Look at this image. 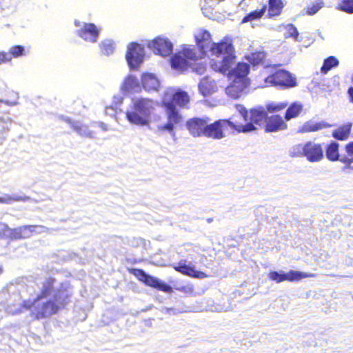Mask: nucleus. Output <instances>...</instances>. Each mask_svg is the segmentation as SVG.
Masks as SVG:
<instances>
[{
  "mask_svg": "<svg viewBox=\"0 0 353 353\" xmlns=\"http://www.w3.org/2000/svg\"><path fill=\"white\" fill-rule=\"evenodd\" d=\"M56 279L52 276L46 278L42 283L39 294L30 302L25 300L21 303V307L30 310L32 306L33 310L30 315L35 320L47 319L51 316L57 314L61 310L64 309L70 302L71 294L66 289H59L57 290L52 297L41 304L35 305V303L39 300L46 299L54 290Z\"/></svg>",
  "mask_w": 353,
  "mask_h": 353,
  "instance_id": "1",
  "label": "nucleus"
},
{
  "mask_svg": "<svg viewBox=\"0 0 353 353\" xmlns=\"http://www.w3.org/2000/svg\"><path fill=\"white\" fill-rule=\"evenodd\" d=\"M195 41L199 52V59L210 56L221 57L220 61L212 59L210 67L218 72L228 71L234 59V46L230 39L224 37L218 42H212L211 34L206 30H201L195 36Z\"/></svg>",
  "mask_w": 353,
  "mask_h": 353,
  "instance_id": "2",
  "label": "nucleus"
},
{
  "mask_svg": "<svg viewBox=\"0 0 353 353\" xmlns=\"http://www.w3.org/2000/svg\"><path fill=\"white\" fill-rule=\"evenodd\" d=\"M190 101V97L188 92L181 90L173 93L170 99H167L165 97L161 101V106L165 109L167 121L158 127V131L174 132L175 126L179 125L183 120V117L176 105L180 108H188Z\"/></svg>",
  "mask_w": 353,
  "mask_h": 353,
  "instance_id": "3",
  "label": "nucleus"
},
{
  "mask_svg": "<svg viewBox=\"0 0 353 353\" xmlns=\"http://www.w3.org/2000/svg\"><path fill=\"white\" fill-rule=\"evenodd\" d=\"M241 114L244 123L234 118L236 133H248L257 130L256 125H261L266 119V112L258 109H251L250 111L241 107Z\"/></svg>",
  "mask_w": 353,
  "mask_h": 353,
  "instance_id": "4",
  "label": "nucleus"
},
{
  "mask_svg": "<svg viewBox=\"0 0 353 353\" xmlns=\"http://www.w3.org/2000/svg\"><path fill=\"white\" fill-rule=\"evenodd\" d=\"M345 154H340L339 144L336 141H331L325 148L327 159L331 162L339 161L345 168H350L353 163V141L347 143L344 147Z\"/></svg>",
  "mask_w": 353,
  "mask_h": 353,
  "instance_id": "5",
  "label": "nucleus"
},
{
  "mask_svg": "<svg viewBox=\"0 0 353 353\" xmlns=\"http://www.w3.org/2000/svg\"><path fill=\"white\" fill-rule=\"evenodd\" d=\"M228 128L232 133H236L234 117L208 123L205 137L216 140L221 139L226 137L225 132Z\"/></svg>",
  "mask_w": 353,
  "mask_h": 353,
  "instance_id": "6",
  "label": "nucleus"
},
{
  "mask_svg": "<svg viewBox=\"0 0 353 353\" xmlns=\"http://www.w3.org/2000/svg\"><path fill=\"white\" fill-rule=\"evenodd\" d=\"M198 59L199 57L194 48L185 47L171 57L170 63L172 68L184 71L192 68V62H195Z\"/></svg>",
  "mask_w": 353,
  "mask_h": 353,
  "instance_id": "7",
  "label": "nucleus"
},
{
  "mask_svg": "<svg viewBox=\"0 0 353 353\" xmlns=\"http://www.w3.org/2000/svg\"><path fill=\"white\" fill-rule=\"evenodd\" d=\"M154 102L152 99L148 98L133 99L131 106L137 111H139L140 115L138 116L134 112L130 114V120L138 123H149V119L152 111L154 109Z\"/></svg>",
  "mask_w": 353,
  "mask_h": 353,
  "instance_id": "8",
  "label": "nucleus"
},
{
  "mask_svg": "<svg viewBox=\"0 0 353 353\" xmlns=\"http://www.w3.org/2000/svg\"><path fill=\"white\" fill-rule=\"evenodd\" d=\"M128 271L147 286L166 293H172L173 291L170 285L153 276L146 274L142 269L131 268H128Z\"/></svg>",
  "mask_w": 353,
  "mask_h": 353,
  "instance_id": "9",
  "label": "nucleus"
},
{
  "mask_svg": "<svg viewBox=\"0 0 353 353\" xmlns=\"http://www.w3.org/2000/svg\"><path fill=\"white\" fill-rule=\"evenodd\" d=\"M264 81L268 85L285 89L294 88L297 85L296 78L285 70H276L274 73L266 77Z\"/></svg>",
  "mask_w": 353,
  "mask_h": 353,
  "instance_id": "10",
  "label": "nucleus"
},
{
  "mask_svg": "<svg viewBox=\"0 0 353 353\" xmlns=\"http://www.w3.org/2000/svg\"><path fill=\"white\" fill-rule=\"evenodd\" d=\"M314 276L315 274H309L292 270L286 273L283 272L271 271L268 274V278L277 283L286 281L290 282L298 281L305 278L314 277Z\"/></svg>",
  "mask_w": 353,
  "mask_h": 353,
  "instance_id": "11",
  "label": "nucleus"
},
{
  "mask_svg": "<svg viewBox=\"0 0 353 353\" xmlns=\"http://www.w3.org/2000/svg\"><path fill=\"white\" fill-rule=\"evenodd\" d=\"M144 48L137 43H131L125 54V58L131 68H138L144 59Z\"/></svg>",
  "mask_w": 353,
  "mask_h": 353,
  "instance_id": "12",
  "label": "nucleus"
},
{
  "mask_svg": "<svg viewBox=\"0 0 353 353\" xmlns=\"http://www.w3.org/2000/svg\"><path fill=\"white\" fill-rule=\"evenodd\" d=\"M210 119L208 117H192L186 121L185 125L190 134L193 137H204L206 132L208 123Z\"/></svg>",
  "mask_w": 353,
  "mask_h": 353,
  "instance_id": "13",
  "label": "nucleus"
},
{
  "mask_svg": "<svg viewBox=\"0 0 353 353\" xmlns=\"http://www.w3.org/2000/svg\"><path fill=\"white\" fill-rule=\"evenodd\" d=\"M148 48L155 54L167 57L172 52V43L165 38L157 37L148 43Z\"/></svg>",
  "mask_w": 353,
  "mask_h": 353,
  "instance_id": "14",
  "label": "nucleus"
},
{
  "mask_svg": "<svg viewBox=\"0 0 353 353\" xmlns=\"http://www.w3.org/2000/svg\"><path fill=\"white\" fill-rule=\"evenodd\" d=\"M236 59L235 50H234V59L232 63L230 64L228 71L225 72H221L223 74H227L230 78L239 80L245 81L247 82L246 77L250 72V66L248 63L239 62L232 69Z\"/></svg>",
  "mask_w": 353,
  "mask_h": 353,
  "instance_id": "15",
  "label": "nucleus"
},
{
  "mask_svg": "<svg viewBox=\"0 0 353 353\" xmlns=\"http://www.w3.org/2000/svg\"><path fill=\"white\" fill-rule=\"evenodd\" d=\"M37 227V225H25L15 228L6 226L5 229L9 232L8 236L10 239L19 240L31 237L35 232L34 228Z\"/></svg>",
  "mask_w": 353,
  "mask_h": 353,
  "instance_id": "16",
  "label": "nucleus"
},
{
  "mask_svg": "<svg viewBox=\"0 0 353 353\" xmlns=\"http://www.w3.org/2000/svg\"><path fill=\"white\" fill-rule=\"evenodd\" d=\"M287 121L279 114H273L267 117L265 119V124L264 130L265 132H275L279 131H284L288 129Z\"/></svg>",
  "mask_w": 353,
  "mask_h": 353,
  "instance_id": "17",
  "label": "nucleus"
},
{
  "mask_svg": "<svg viewBox=\"0 0 353 353\" xmlns=\"http://www.w3.org/2000/svg\"><path fill=\"white\" fill-rule=\"evenodd\" d=\"M305 157L310 162H318L324 157L322 144L312 141L305 143Z\"/></svg>",
  "mask_w": 353,
  "mask_h": 353,
  "instance_id": "18",
  "label": "nucleus"
},
{
  "mask_svg": "<svg viewBox=\"0 0 353 353\" xmlns=\"http://www.w3.org/2000/svg\"><path fill=\"white\" fill-rule=\"evenodd\" d=\"M185 262V260L180 261L176 265H173L172 268L176 272L190 277L204 279L208 276L205 272L196 270L195 267L190 263L186 265Z\"/></svg>",
  "mask_w": 353,
  "mask_h": 353,
  "instance_id": "19",
  "label": "nucleus"
},
{
  "mask_svg": "<svg viewBox=\"0 0 353 353\" xmlns=\"http://www.w3.org/2000/svg\"><path fill=\"white\" fill-rule=\"evenodd\" d=\"M77 34L85 41L95 43L99 35V30L94 23H86L77 31Z\"/></svg>",
  "mask_w": 353,
  "mask_h": 353,
  "instance_id": "20",
  "label": "nucleus"
},
{
  "mask_svg": "<svg viewBox=\"0 0 353 353\" xmlns=\"http://www.w3.org/2000/svg\"><path fill=\"white\" fill-rule=\"evenodd\" d=\"M248 85L245 81L233 79L232 83L226 88L227 94L233 98H239Z\"/></svg>",
  "mask_w": 353,
  "mask_h": 353,
  "instance_id": "21",
  "label": "nucleus"
},
{
  "mask_svg": "<svg viewBox=\"0 0 353 353\" xmlns=\"http://www.w3.org/2000/svg\"><path fill=\"white\" fill-rule=\"evenodd\" d=\"M352 128V124L351 123H346L341 125L332 131V137L338 141H345L348 139L350 136Z\"/></svg>",
  "mask_w": 353,
  "mask_h": 353,
  "instance_id": "22",
  "label": "nucleus"
},
{
  "mask_svg": "<svg viewBox=\"0 0 353 353\" xmlns=\"http://www.w3.org/2000/svg\"><path fill=\"white\" fill-rule=\"evenodd\" d=\"M286 111L284 114V119L287 121L292 119L298 117L303 110V105L300 101H295L290 105H288L285 108Z\"/></svg>",
  "mask_w": 353,
  "mask_h": 353,
  "instance_id": "23",
  "label": "nucleus"
},
{
  "mask_svg": "<svg viewBox=\"0 0 353 353\" xmlns=\"http://www.w3.org/2000/svg\"><path fill=\"white\" fill-rule=\"evenodd\" d=\"M141 84L147 91L157 90L159 87V81L152 74L145 73L141 77Z\"/></svg>",
  "mask_w": 353,
  "mask_h": 353,
  "instance_id": "24",
  "label": "nucleus"
},
{
  "mask_svg": "<svg viewBox=\"0 0 353 353\" xmlns=\"http://www.w3.org/2000/svg\"><path fill=\"white\" fill-rule=\"evenodd\" d=\"M332 126V124H330L325 121H320L314 123L312 121L305 122L301 127L300 130L301 132L303 133H309L312 132H316L319 130H321L323 129L331 128Z\"/></svg>",
  "mask_w": 353,
  "mask_h": 353,
  "instance_id": "25",
  "label": "nucleus"
},
{
  "mask_svg": "<svg viewBox=\"0 0 353 353\" xmlns=\"http://www.w3.org/2000/svg\"><path fill=\"white\" fill-rule=\"evenodd\" d=\"M284 7L282 0H268V15L270 17L281 14Z\"/></svg>",
  "mask_w": 353,
  "mask_h": 353,
  "instance_id": "26",
  "label": "nucleus"
},
{
  "mask_svg": "<svg viewBox=\"0 0 353 353\" xmlns=\"http://www.w3.org/2000/svg\"><path fill=\"white\" fill-rule=\"evenodd\" d=\"M266 9V5H263L260 10L250 12L243 18L241 23H245L261 19L264 15Z\"/></svg>",
  "mask_w": 353,
  "mask_h": 353,
  "instance_id": "27",
  "label": "nucleus"
},
{
  "mask_svg": "<svg viewBox=\"0 0 353 353\" xmlns=\"http://www.w3.org/2000/svg\"><path fill=\"white\" fill-rule=\"evenodd\" d=\"M288 107V102H270L265 105V110L270 114L282 112Z\"/></svg>",
  "mask_w": 353,
  "mask_h": 353,
  "instance_id": "28",
  "label": "nucleus"
},
{
  "mask_svg": "<svg viewBox=\"0 0 353 353\" xmlns=\"http://www.w3.org/2000/svg\"><path fill=\"white\" fill-rule=\"evenodd\" d=\"M339 60L334 56H330L323 61V64L321 68L322 74H327L332 68L339 65Z\"/></svg>",
  "mask_w": 353,
  "mask_h": 353,
  "instance_id": "29",
  "label": "nucleus"
},
{
  "mask_svg": "<svg viewBox=\"0 0 353 353\" xmlns=\"http://www.w3.org/2000/svg\"><path fill=\"white\" fill-rule=\"evenodd\" d=\"M265 53L263 52H254L250 54L248 59L253 65H259L265 63Z\"/></svg>",
  "mask_w": 353,
  "mask_h": 353,
  "instance_id": "30",
  "label": "nucleus"
},
{
  "mask_svg": "<svg viewBox=\"0 0 353 353\" xmlns=\"http://www.w3.org/2000/svg\"><path fill=\"white\" fill-rule=\"evenodd\" d=\"M30 198L26 196L6 195L3 197H0V203L10 204L13 202L27 201Z\"/></svg>",
  "mask_w": 353,
  "mask_h": 353,
  "instance_id": "31",
  "label": "nucleus"
},
{
  "mask_svg": "<svg viewBox=\"0 0 353 353\" xmlns=\"http://www.w3.org/2000/svg\"><path fill=\"white\" fill-rule=\"evenodd\" d=\"M199 89L201 94L204 97L209 96L214 92L212 85L207 80H203L199 83Z\"/></svg>",
  "mask_w": 353,
  "mask_h": 353,
  "instance_id": "32",
  "label": "nucleus"
},
{
  "mask_svg": "<svg viewBox=\"0 0 353 353\" xmlns=\"http://www.w3.org/2000/svg\"><path fill=\"white\" fill-rule=\"evenodd\" d=\"M100 50L105 55H110L114 51V43L111 40H105L100 43Z\"/></svg>",
  "mask_w": 353,
  "mask_h": 353,
  "instance_id": "33",
  "label": "nucleus"
},
{
  "mask_svg": "<svg viewBox=\"0 0 353 353\" xmlns=\"http://www.w3.org/2000/svg\"><path fill=\"white\" fill-rule=\"evenodd\" d=\"M140 85L138 79L132 75L127 77L124 81V87L126 90H135Z\"/></svg>",
  "mask_w": 353,
  "mask_h": 353,
  "instance_id": "34",
  "label": "nucleus"
},
{
  "mask_svg": "<svg viewBox=\"0 0 353 353\" xmlns=\"http://www.w3.org/2000/svg\"><path fill=\"white\" fill-rule=\"evenodd\" d=\"M305 143L304 145L299 143L292 147L290 151V155L292 157H305Z\"/></svg>",
  "mask_w": 353,
  "mask_h": 353,
  "instance_id": "35",
  "label": "nucleus"
},
{
  "mask_svg": "<svg viewBox=\"0 0 353 353\" xmlns=\"http://www.w3.org/2000/svg\"><path fill=\"white\" fill-rule=\"evenodd\" d=\"M12 119L10 117L6 119L0 117V136L9 131Z\"/></svg>",
  "mask_w": 353,
  "mask_h": 353,
  "instance_id": "36",
  "label": "nucleus"
},
{
  "mask_svg": "<svg viewBox=\"0 0 353 353\" xmlns=\"http://www.w3.org/2000/svg\"><path fill=\"white\" fill-rule=\"evenodd\" d=\"M339 9L347 13H353V0H341Z\"/></svg>",
  "mask_w": 353,
  "mask_h": 353,
  "instance_id": "37",
  "label": "nucleus"
},
{
  "mask_svg": "<svg viewBox=\"0 0 353 353\" xmlns=\"http://www.w3.org/2000/svg\"><path fill=\"white\" fill-rule=\"evenodd\" d=\"M9 52L12 55V59L18 58L25 54V48L23 46L16 45L10 48Z\"/></svg>",
  "mask_w": 353,
  "mask_h": 353,
  "instance_id": "38",
  "label": "nucleus"
},
{
  "mask_svg": "<svg viewBox=\"0 0 353 353\" xmlns=\"http://www.w3.org/2000/svg\"><path fill=\"white\" fill-rule=\"evenodd\" d=\"M323 7V2H318L308 6L305 8V14L313 15L316 14Z\"/></svg>",
  "mask_w": 353,
  "mask_h": 353,
  "instance_id": "39",
  "label": "nucleus"
},
{
  "mask_svg": "<svg viewBox=\"0 0 353 353\" xmlns=\"http://www.w3.org/2000/svg\"><path fill=\"white\" fill-rule=\"evenodd\" d=\"M131 112H134L135 114L139 116L140 115V113H139V111H137V110H135L134 108H133L132 106H131V108L130 110H128L126 112H125V116H126V119L132 125H139V126H144V125H148L149 123H138V122H134L133 121H131L130 120V114Z\"/></svg>",
  "mask_w": 353,
  "mask_h": 353,
  "instance_id": "40",
  "label": "nucleus"
},
{
  "mask_svg": "<svg viewBox=\"0 0 353 353\" xmlns=\"http://www.w3.org/2000/svg\"><path fill=\"white\" fill-rule=\"evenodd\" d=\"M12 55L10 52H0V64L5 63L12 60Z\"/></svg>",
  "mask_w": 353,
  "mask_h": 353,
  "instance_id": "41",
  "label": "nucleus"
},
{
  "mask_svg": "<svg viewBox=\"0 0 353 353\" xmlns=\"http://www.w3.org/2000/svg\"><path fill=\"white\" fill-rule=\"evenodd\" d=\"M288 30L289 32V35L296 39L299 36V32L296 27L292 24H290L288 26Z\"/></svg>",
  "mask_w": 353,
  "mask_h": 353,
  "instance_id": "42",
  "label": "nucleus"
},
{
  "mask_svg": "<svg viewBox=\"0 0 353 353\" xmlns=\"http://www.w3.org/2000/svg\"><path fill=\"white\" fill-rule=\"evenodd\" d=\"M196 73L202 74L205 72V65L203 63H199L196 68L193 69Z\"/></svg>",
  "mask_w": 353,
  "mask_h": 353,
  "instance_id": "43",
  "label": "nucleus"
},
{
  "mask_svg": "<svg viewBox=\"0 0 353 353\" xmlns=\"http://www.w3.org/2000/svg\"><path fill=\"white\" fill-rule=\"evenodd\" d=\"M77 131L79 132V134L81 136H85L88 137H92V133L91 132H85V130H83L81 127H78L77 129Z\"/></svg>",
  "mask_w": 353,
  "mask_h": 353,
  "instance_id": "44",
  "label": "nucleus"
},
{
  "mask_svg": "<svg viewBox=\"0 0 353 353\" xmlns=\"http://www.w3.org/2000/svg\"><path fill=\"white\" fill-rule=\"evenodd\" d=\"M348 94L351 98V101L353 102V88L352 87H350L348 89Z\"/></svg>",
  "mask_w": 353,
  "mask_h": 353,
  "instance_id": "45",
  "label": "nucleus"
},
{
  "mask_svg": "<svg viewBox=\"0 0 353 353\" xmlns=\"http://www.w3.org/2000/svg\"><path fill=\"white\" fill-rule=\"evenodd\" d=\"M3 271L4 270H3V267L0 266V275L3 274Z\"/></svg>",
  "mask_w": 353,
  "mask_h": 353,
  "instance_id": "46",
  "label": "nucleus"
}]
</instances>
